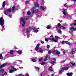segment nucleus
Returning <instances> with one entry per match:
<instances>
[{
  "label": "nucleus",
  "instance_id": "423d86ee",
  "mask_svg": "<svg viewBox=\"0 0 76 76\" xmlns=\"http://www.w3.org/2000/svg\"><path fill=\"white\" fill-rule=\"evenodd\" d=\"M31 27H29L27 30H25L24 32L26 34H28L29 33V32L31 31Z\"/></svg>",
  "mask_w": 76,
  "mask_h": 76
},
{
  "label": "nucleus",
  "instance_id": "9b49d317",
  "mask_svg": "<svg viewBox=\"0 0 76 76\" xmlns=\"http://www.w3.org/2000/svg\"><path fill=\"white\" fill-rule=\"evenodd\" d=\"M32 29L33 30L34 32L37 33L39 31L38 30L35 29V27H33L32 28Z\"/></svg>",
  "mask_w": 76,
  "mask_h": 76
},
{
  "label": "nucleus",
  "instance_id": "5fc2aeb1",
  "mask_svg": "<svg viewBox=\"0 0 76 76\" xmlns=\"http://www.w3.org/2000/svg\"><path fill=\"white\" fill-rule=\"evenodd\" d=\"M71 7V6H68V5H67V8H69V7Z\"/></svg>",
  "mask_w": 76,
  "mask_h": 76
},
{
  "label": "nucleus",
  "instance_id": "864d4df0",
  "mask_svg": "<svg viewBox=\"0 0 76 76\" xmlns=\"http://www.w3.org/2000/svg\"><path fill=\"white\" fill-rule=\"evenodd\" d=\"M18 76H23V75H22L20 74H19L18 75Z\"/></svg>",
  "mask_w": 76,
  "mask_h": 76
},
{
  "label": "nucleus",
  "instance_id": "4468645a",
  "mask_svg": "<svg viewBox=\"0 0 76 76\" xmlns=\"http://www.w3.org/2000/svg\"><path fill=\"white\" fill-rule=\"evenodd\" d=\"M75 64H76L75 63H73V62H70V63L69 64V65L71 66H74Z\"/></svg>",
  "mask_w": 76,
  "mask_h": 76
},
{
  "label": "nucleus",
  "instance_id": "6e6552de",
  "mask_svg": "<svg viewBox=\"0 0 76 76\" xmlns=\"http://www.w3.org/2000/svg\"><path fill=\"white\" fill-rule=\"evenodd\" d=\"M45 58L44 59V61H46L47 60H50V56L48 55H46L45 57Z\"/></svg>",
  "mask_w": 76,
  "mask_h": 76
},
{
  "label": "nucleus",
  "instance_id": "f03ea898",
  "mask_svg": "<svg viewBox=\"0 0 76 76\" xmlns=\"http://www.w3.org/2000/svg\"><path fill=\"white\" fill-rule=\"evenodd\" d=\"M4 19H3V18L2 17L0 18V25L2 28H3V29L5 30V28H4V26H3V25H4Z\"/></svg>",
  "mask_w": 76,
  "mask_h": 76
},
{
  "label": "nucleus",
  "instance_id": "f8f14e48",
  "mask_svg": "<svg viewBox=\"0 0 76 76\" xmlns=\"http://www.w3.org/2000/svg\"><path fill=\"white\" fill-rule=\"evenodd\" d=\"M70 30L71 31H72V33H73V31H76V28H75L74 27H72L70 28Z\"/></svg>",
  "mask_w": 76,
  "mask_h": 76
},
{
  "label": "nucleus",
  "instance_id": "cd10ccee",
  "mask_svg": "<svg viewBox=\"0 0 76 76\" xmlns=\"http://www.w3.org/2000/svg\"><path fill=\"white\" fill-rule=\"evenodd\" d=\"M32 61L33 62H37V60L35 59H32Z\"/></svg>",
  "mask_w": 76,
  "mask_h": 76
},
{
  "label": "nucleus",
  "instance_id": "0eeeda50",
  "mask_svg": "<svg viewBox=\"0 0 76 76\" xmlns=\"http://www.w3.org/2000/svg\"><path fill=\"white\" fill-rule=\"evenodd\" d=\"M34 6H35L33 7L32 8V9H36V7H39V4L37 2H36L34 4Z\"/></svg>",
  "mask_w": 76,
  "mask_h": 76
},
{
  "label": "nucleus",
  "instance_id": "774afa93",
  "mask_svg": "<svg viewBox=\"0 0 76 76\" xmlns=\"http://www.w3.org/2000/svg\"><path fill=\"white\" fill-rule=\"evenodd\" d=\"M71 1H76V0H71Z\"/></svg>",
  "mask_w": 76,
  "mask_h": 76
},
{
  "label": "nucleus",
  "instance_id": "7c9ffc66",
  "mask_svg": "<svg viewBox=\"0 0 76 76\" xmlns=\"http://www.w3.org/2000/svg\"><path fill=\"white\" fill-rule=\"evenodd\" d=\"M49 69L50 70H51V71H53V69L52 68V67H49Z\"/></svg>",
  "mask_w": 76,
  "mask_h": 76
},
{
  "label": "nucleus",
  "instance_id": "603ef678",
  "mask_svg": "<svg viewBox=\"0 0 76 76\" xmlns=\"http://www.w3.org/2000/svg\"><path fill=\"white\" fill-rule=\"evenodd\" d=\"M9 17H10V18H12V15H10L9 16Z\"/></svg>",
  "mask_w": 76,
  "mask_h": 76
},
{
  "label": "nucleus",
  "instance_id": "2f4dec72",
  "mask_svg": "<svg viewBox=\"0 0 76 76\" xmlns=\"http://www.w3.org/2000/svg\"><path fill=\"white\" fill-rule=\"evenodd\" d=\"M58 33L59 34H61V31L60 29L58 30Z\"/></svg>",
  "mask_w": 76,
  "mask_h": 76
},
{
  "label": "nucleus",
  "instance_id": "5701e85b",
  "mask_svg": "<svg viewBox=\"0 0 76 76\" xmlns=\"http://www.w3.org/2000/svg\"><path fill=\"white\" fill-rule=\"evenodd\" d=\"M60 28L61 29H66V27L63 26H61Z\"/></svg>",
  "mask_w": 76,
  "mask_h": 76
},
{
  "label": "nucleus",
  "instance_id": "79ce46f5",
  "mask_svg": "<svg viewBox=\"0 0 76 76\" xmlns=\"http://www.w3.org/2000/svg\"><path fill=\"white\" fill-rule=\"evenodd\" d=\"M7 74V72H5L4 74L2 75L3 76H4V75H6Z\"/></svg>",
  "mask_w": 76,
  "mask_h": 76
},
{
  "label": "nucleus",
  "instance_id": "9d476101",
  "mask_svg": "<svg viewBox=\"0 0 76 76\" xmlns=\"http://www.w3.org/2000/svg\"><path fill=\"white\" fill-rule=\"evenodd\" d=\"M35 9H33V10H32L31 12L32 13L34 14V13H37L38 12V10H34Z\"/></svg>",
  "mask_w": 76,
  "mask_h": 76
},
{
  "label": "nucleus",
  "instance_id": "a878e982",
  "mask_svg": "<svg viewBox=\"0 0 76 76\" xmlns=\"http://www.w3.org/2000/svg\"><path fill=\"white\" fill-rule=\"evenodd\" d=\"M65 44H68V45H70V42H69L68 41H65Z\"/></svg>",
  "mask_w": 76,
  "mask_h": 76
},
{
  "label": "nucleus",
  "instance_id": "a19ab883",
  "mask_svg": "<svg viewBox=\"0 0 76 76\" xmlns=\"http://www.w3.org/2000/svg\"><path fill=\"white\" fill-rule=\"evenodd\" d=\"M3 57H2V55L1 54H0V59H2Z\"/></svg>",
  "mask_w": 76,
  "mask_h": 76
},
{
  "label": "nucleus",
  "instance_id": "e2e57ef3",
  "mask_svg": "<svg viewBox=\"0 0 76 76\" xmlns=\"http://www.w3.org/2000/svg\"><path fill=\"white\" fill-rule=\"evenodd\" d=\"M18 61H20V62L21 63H22V61L21 60H18Z\"/></svg>",
  "mask_w": 76,
  "mask_h": 76
},
{
  "label": "nucleus",
  "instance_id": "393cba45",
  "mask_svg": "<svg viewBox=\"0 0 76 76\" xmlns=\"http://www.w3.org/2000/svg\"><path fill=\"white\" fill-rule=\"evenodd\" d=\"M17 53L18 54H22V51L21 50H18L17 51Z\"/></svg>",
  "mask_w": 76,
  "mask_h": 76
},
{
  "label": "nucleus",
  "instance_id": "aec40b11",
  "mask_svg": "<svg viewBox=\"0 0 76 76\" xmlns=\"http://www.w3.org/2000/svg\"><path fill=\"white\" fill-rule=\"evenodd\" d=\"M15 7H13L12 8L11 10H12V12L13 13L15 12Z\"/></svg>",
  "mask_w": 76,
  "mask_h": 76
},
{
  "label": "nucleus",
  "instance_id": "0e129e2a",
  "mask_svg": "<svg viewBox=\"0 0 76 76\" xmlns=\"http://www.w3.org/2000/svg\"><path fill=\"white\" fill-rule=\"evenodd\" d=\"M27 38H29V35L28 34H27Z\"/></svg>",
  "mask_w": 76,
  "mask_h": 76
},
{
  "label": "nucleus",
  "instance_id": "a18cd8bd",
  "mask_svg": "<svg viewBox=\"0 0 76 76\" xmlns=\"http://www.w3.org/2000/svg\"><path fill=\"white\" fill-rule=\"evenodd\" d=\"M45 40L47 42H48V39L45 38Z\"/></svg>",
  "mask_w": 76,
  "mask_h": 76
},
{
  "label": "nucleus",
  "instance_id": "473e14b6",
  "mask_svg": "<svg viewBox=\"0 0 76 76\" xmlns=\"http://www.w3.org/2000/svg\"><path fill=\"white\" fill-rule=\"evenodd\" d=\"M13 70H10L9 73H13Z\"/></svg>",
  "mask_w": 76,
  "mask_h": 76
},
{
  "label": "nucleus",
  "instance_id": "052dcab7",
  "mask_svg": "<svg viewBox=\"0 0 76 76\" xmlns=\"http://www.w3.org/2000/svg\"><path fill=\"white\" fill-rule=\"evenodd\" d=\"M17 63V62L15 61V62H14L13 64H16V63Z\"/></svg>",
  "mask_w": 76,
  "mask_h": 76
},
{
  "label": "nucleus",
  "instance_id": "bb28decb",
  "mask_svg": "<svg viewBox=\"0 0 76 76\" xmlns=\"http://www.w3.org/2000/svg\"><path fill=\"white\" fill-rule=\"evenodd\" d=\"M56 53L58 55H59V54H60V52L57 51V50H56Z\"/></svg>",
  "mask_w": 76,
  "mask_h": 76
},
{
  "label": "nucleus",
  "instance_id": "8fccbe9b",
  "mask_svg": "<svg viewBox=\"0 0 76 76\" xmlns=\"http://www.w3.org/2000/svg\"><path fill=\"white\" fill-rule=\"evenodd\" d=\"M58 26H61V24L59 23H58Z\"/></svg>",
  "mask_w": 76,
  "mask_h": 76
},
{
  "label": "nucleus",
  "instance_id": "7ed1b4c3",
  "mask_svg": "<svg viewBox=\"0 0 76 76\" xmlns=\"http://www.w3.org/2000/svg\"><path fill=\"white\" fill-rule=\"evenodd\" d=\"M12 11V9H8L6 10H5L4 11V13L6 15H7L9 13H10L11 11Z\"/></svg>",
  "mask_w": 76,
  "mask_h": 76
},
{
  "label": "nucleus",
  "instance_id": "e433bc0d",
  "mask_svg": "<svg viewBox=\"0 0 76 76\" xmlns=\"http://www.w3.org/2000/svg\"><path fill=\"white\" fill-rule=\"evenodd\" d=\"M47 48L48 49H49L50 48V45H48L47 46Z\"/></svg>",
  "mask_w": 76,
  "mask_h": 76
},
{
  "label": "nucleus",
  "instance_id": "37998d69",
  "mask_svg": "<svg viewBox=\"0 0 76 76\" xmlns=\"http://www.w3.org/2000/svg\"><path fill=\"white\" fill-rule=\"evenodd\" d=\"M41 76H44V73H43V72H42V73L41 74Z\"/></svg>",
  "mask_w": 76,
  "mask_h": 76
},
{
  "label": "nucleus",
  "instance_id": "f3484780",
  "mask_svg": "<svg viewBox=\"0 0 76 76\" xmlns=\"http://www.w3.org/2000/svg\"><path fill=\"white\" fill-rule=\"evenodd\" d=\"M70 53L71 54H75V49H72V51Z\"/></svg>",
  "mask_w": 76,
  "mask_h": 76
},
{
  "label": "nucleus",
  "instance_id": "c9c22d12",
  "mask_svg": "<svg viewBox=\"0 0 76 76\" xmlns=\"http://www.w3.org/2000/svg\"><path fill=\"white\" fill-rule=\"evenodd\" d=\"M26 4H28L29 3V1H27L26 2Z\"/></svg>",
  "mask_w": 76,
  "mask_h": 76
},
{
  "label": "nucleus",
  "instance_id": "de8ad7c7",
  "mask_svg": "<svg viewBox=\"0 0 76 76\" xmlns=\"http://www.w3.org/2000/svg\"><path fill=\"white\" fill-rule=\"evenodd\" d=\"M55 38H56V39H58V37L57 36H55Z\"/></svg>",
  "mask_w": 76,
  "mask_h": 76
},
{
  "label": "nucleus",
  "instance_id": "09e8293b",
  "mask_svg": "<svg viewBox=\"0 0 76 76\" xmlns=\"http://www.w3.org/2000/svg\"><path fill=\"white\" fill-rule=\"evenodd\" d=\"M51 53H52V52L51 51H48V54H51Z\"/></svg>",
  "mask_w": 76,
  "mask_h": 76
},
{
  "label": "nucleus",
  "instance_id": "13d9d810",
  "mask_svg": "<svg viewBox=\"0 0 76 76\" xmlns=\"http://www.w3.org/2000/svg\"><path fill=\"white\" fill-rule=\"evenodd\" d=\"M54 37L53 35H51V36L50 37V38H52V37Z\"/></svg>",
  "mask_w": 76,
  "mask_h": 76
},
{
  "label": "nucleus",
  "instance_id": "4be33fe9",
  "mask_svg": "<svg viewBox=\"0 0 76 76\" xmlns=\"http://www.w3.org/2000/svg\"><path fill=\"white\" fill-rule=\"evenodd\" d=\"M40 9H41V10H45V8L44 7L42 6H41L40 7Z\"/></svg>",
  "mask_w": 76,
  "mask_h": 76
},
{
  "label": "nucleus",
  "instance_id": "bf43d9fd",
  "mask_svg": "<svg viewBox=\"0 0 76 76\" xmlns=\"http://www.w3.org/2000/svg\"><path fill=\"white\" fill-rule=\"evenodd\" d=\"M62 25H63V26H66V25L64 23Z\"/></svg>",
  "mask_w": 76,
  "mask_h": 76
},
{
  "label": "nucleus",
  "instance_id": "4d7b16f0",
  "mask_svg": "<svg viewBox=\"0 0 76 76\" xmlns=\"http://www.w3.org/2000/svg\"><path fill=\"white\" fill-rule=\"evenodd\" d=\"M41 42L42 44H44V41H41Z\"/></svg>",
  "mask_w": 76,
  "mask_h": 76
},
{
  "label": "nucleus",
  "instance_id": "a211bd4d",
  "mask_svg": "<svg viewBox=\"0 0 76 76\" xmlns=\"http://www.w3.org/2000/svg\"><path fill=\"white\" fill-rule=\"evenodd\" d=\"M69 69V67H64L62 68V70H67V69Z\"/></svg>",
  "mask_w": 76,
  "mask_h": 76
},
{
  "label": "nucleus",
  "instance_id": "c756f323",
  "mask_svg": "<svg viewBox=\"0 0 76 76\" xmlns=\"http://www.w3.org/2000/svg\"><path fill=\"white\" fill-rule=\"evenodd\" d=\"M27 15H31V12L30 11H28L27 13Z\"/></svg>",
  "mask_w": 76,
  "mask_h": 76
},
{
  "label": "nucleus",
  "instance_id": "ea45409f",
  "mask_svg": "<svg viewBox=\"0 0 76 76\" xmlns=\"http://www.w3.org/2000/svg\"><path fill=\"white\" fill-rule=\"evenodd\" d=\"M61 44H64V43H65V41L61 42Z\"/></svg>",
  "mask_w": 76,
  "mask_h": 76
},
{
  "label": "nucleus",
  "instance_id": "1a4fd4ad",
  "mask_svg": "<svg viewBox=\"0 0 76 76\" xmlns=\"http://www.w3.org/2000/svg\"><path fill=\"white\" fill-rule=\"evenodd\" d=\"M7 63H4L2 65H0V69H1V68H2V67H4V66H7Z\"/></svg>",
  "mask_w": 76,
  "mask_h": 76
},
{
  "label": "nucleus",
  "instance_id": "f704fd0d",
  "mask_svg": "<svg viewBox=\"0 0 76 76\" xmlns=\"http://www.w3.org/2000/svg\"><path fill=\"white\" fill-rule=\"evenodd\" d=\"M46 28H47V29H50V26H49V25L47 26L46 27Z\"/></svg>",
  "mask_w": 76,
  "mask_h": 76
},
{
  "label": "nucleus",
  "instance_id": "c03bdc74",
  "mask_svg": "<svg viewBox=\"0 0 76 76\" xmlns=\"http://www.w3.org/2000/svg\"><path fill=\"white\" fill-rule=\"evenodd\" d=\"M25 75L26 76H29V74H28V73L26 74H25Z\"/></svg>",
  "mask_w": 76,
  "mask_h": 76
},
{
  "label": "nucleus",
  "instance_id": "39448f33",
  "mask_svg": "<svg viewBox=\"0 0 76 76\" xmlns=\"http://www.w3.org/2000/svg\"><path fill=\"white\" fill-rule=\"evenodd\" d=\"M49 39L51 41L55 42H57L58 41V40L57 39H54L53 37L50 38Z\"/></svg>",
  "mask_w": 76,
  "mask_h": 76
},
{
  "label": "nucleus",
  "instance_id": "2eb2a0df",
  "mask_svg": "<svg viewBox=\"0 0 76 76\" xmlns=\"http://www.w3.org/2000/svg\"><path fill=\"white\" fill-rule=\"evenodd\" d=\"M11 69H12V70H13V71L15 72L17 70H19V69L18 68L16 69V68H14V66H13L11 67Z\"/></svg>",
  "mask_w": 76,
  "mask_h": 76
},
{
  "label": "nucleus",
  "instance_id": "49530a36",
  "mask_svg": "<svg viewBox=\"0 0 76 76\" xmlns=\"http://www.w3.org/2000/svg\"><path fill=\"white\" fill-rule=\"evenodd\" d=\"M56 62L54 61H52L51 62V64H54V63H55Z\"/></svg>",
  "mask_w": 76,
  "mask_h": 76
},
{
  "label": "nucleus",
  "instance_id": "3c124183",
  "mask_svg": "<svg viewBox=\"0 0 76 76\" xmlns=\"http://www.w3.org/2000/svg\"><path fill=\"white\" fill-rule=\"evenodd\" d=\"M55 50H53L52 52V53H53V54H54L55 53Z\"/></svg>",
  "mask_w": 76,
  "mask_h": 76
},
{
  "label": "nucleus",
  "instance_id": "338daca9",
  "mask_svg": "<svg viewBox=\"0 0 76 76\" xmlns=\"http://www.w3.org/2000/svg\"><path fill=\"white\" fill-rule=\"evenodd\" d=\"M53 60H54V61H56V59H55V58H53Z\"/></svg>",
  "mask_w": 76,
  "mask_h": 76
},
{
  "label": "nucleus",
  "instance_id": "72a5a7b5",
  "mask_svg": "<svg viewBox=\"0 0 76 76\" xmlns=\"http://www.w3.org/2000/svg\"><path fill=\"white\" fill-rule=\"evenodd\" d=\"M45 64V63L43 62H42L41 63H40V64H41V65H44V64Z\"/></svg>",
  "mask_w": 76,
  "mask_h": 76
},
{
  "label": "nucleus",
  "instance_id": "f257e3e1",
  "mask_svg": "<svg viewBox=\"0 0 76 76\" xmlns=\"http://www.w3.org/2000/svg\"><path fill=\"white\" fill-rule=\"evenodd\" d=\"M39 44H37V45L36 47L35 48V51H37L38 52H39V50L40 52H42V51H43V50L42 49H41V48L39 47Z\"/></svg>",
  "mask_w": 76,
  "mask_h": 76
},
{
  "label": "nucleus",
  "instance_id": "4c0bfd02",
  "mask_svg": "<svg viewBox=\"0 0 76 76\" xmlns=\"http://www.w3.org/2000/svg\"><path fill=\"white\" fill-rule=\"evenodd\" d=\"M42 61V58H41L39 59V61H41V62Z\"/></svg>",
  "mask_w": 76,
  "mask_h": 76
},
{
  "label": "nucleus",
  "instance_id": "58836bf2",
  "mask_svg": "<svg viewBox=\"0 0 76 76\" xmlns=\"http://www.w3.org/2000/svg\"><path fill=\"white\" fill-rule=\"evenodd\" d=\"M62 72H63V70H61L59 71V73H60V74H61V73H62Z\"/></svg>",
  "mask_w": 76,
  "mask_h": 76
},
{
  "label": "nucleus",
  "instance_id": "6e6d98bb",
  "mask_svg": "<svg viewBox=\"0 0 76 76\" xmlns=\"http://www.w3.org/2000/svg\"><path fill=\"white\" fill-rule=\"evenodd\" d=\"M64 6L65 7H67V5H66V4H65Z\"/></svg>",
  "mask_w": 76,
  "mask_h": 76
},
{
  "label": "nucleus",
  "instance_id": "412c9836",
  "mask_svg": "<svg viewBox=\"0 0 76 76\" xmlns=\"http://www.w3.org/2000/svg\"><path fill=\"white\" fill-rule=\"evenodd\" d=\"M29 18V16H28L27 17L25 16L24 17V19H25L26 20H28Z\"/></svg>",
  "mask_w": 76,
  "mask_h": 76
},
{
  "label": "nucleus",
  "instance_id": "6ab92c4d",
  "mask_svg": "<svg viewBox=\"0 0 76 76\" xmlns=\"http://www.w3.org/2000/svg\"><path fill=\"white\" fill-rule=\"evenodd\" d=\"M6 4V1H4L2 4V7L4 8L5 7V4Z\"/></svg>",
  "mask_w": 76,
  "mask_h": 76
},
{
  "label": "nucleus",
  "instance_id": "b1692460",
  "mask_svg": "<svg viewBox=\"0 0 76 76\" xmlns=\"http://www.w3.org/2000/svg\"><path fill=\"white\" fill-rule=\"evenodd\" d=\"M10 54H13V50H11L10 52Z\"/></svg>",
  "mask_w": 76,
  "mask_h": 76
},
{
  "label": "nucleus",
  "instance_id": "dca6fc26",
  "mask_svg": "<svg viewBox=\"0 0 76 76\" xmlns=\"http://www.w3.org/2000/svg\"><path fill=\"white\" fill-rule=\"evenodd\" d=\"M4 72V69H2L0 70V74L1 75Z\"/></svg>",
  "mask_w": 76,
  "mask_h": 76
},
{
  "label": "nucleus",
  "instance_id": "69168bd1",
  "mask_svg": "<svg viewBox=\"0 0 76 76\" xmlns=\"http://www.w3.org/2000/svg\"><path fill=\"white\" fill-rule=\"evenodd\" d=\"M63 54H65L66 53V52L63 51Z\"/></svg>",
  "mask_w": 76,
  "mask_h": 76
},
{
  "label": "nucleus",
  "instance_id": "680f3d73",
  "mask_svg": "<svg viewBox=\"0 0 76 76\" xmlns=\"http://www.w3.org/2000/svg\"><path fill=\"white\" fill-rule=\"evenodd\" d=\"M65 60H64V61H61V62L62 63H64V62H65Z\"/></svg>",
  "mask_w": 76,
  "mask_h": 76
},
{
  "label": "nucleus",
  "instance_id": "c85d7f7f",
  "mask_svg": "<svg viewBox=\"0 0 76 76\" xmlns=\"http://www.w3.org/2000/svg\"><path fill=\"white\" fill-rule=\"evenodd\" d=\"M35 68L37 71H38V70H39V68L35 66Z\"/></svg>",
  "mask_w": 76,
  "mask_h": 76
},
{
  "label": "nucleus",
  "instance_id": "20e7f679",
  "mask_svg": "<svg viewBox=\"0 0 76 76\" xmlns=\"http://www.w3.org/2000/svg\"><path fill=\"white\" fill-rule=\"evenodd\" d=\"M21 22H23V23L22 24V26H25V23H26V21L24 19H23V17H22L21 18V20H20V23H21Z\"/></svg>",
  "mask_w": 76,
  "mask_h": 76
},
{
  "label": "nucleus",
  "instance_id": "ddd939ff",
  "mask_svg": "<svg viewBox=\"0 0 76 76\" xmlns=\"http://www.w3.org/2000/svg\"><path fill=\"white\" fill-rule=\"evenodd\" d=\"M63 10V14L64 15H66V14L67 13V12H66V9H63L62 10Z\"/></svg>",
  "mask_w": 76,
  "mask_h": 76
}]
</instances>
